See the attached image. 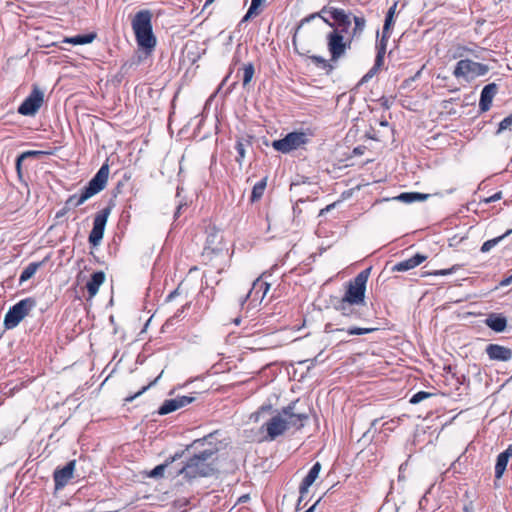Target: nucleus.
<instances>
[{"label":"nucleus","instance_id":"41","mask_svg":"<svg viewBox=\"0 0 512 512\" xmlns=\"http://www.w3.org/2000/svg\"><path fill=\"white\" fill-rule=\"evenodd\" d=\"M311 60L317 64V65H321L323 68H327L329 67L330 69H332V67L329 65L328 61L326 59H324L323 57L321 56H316V55H313L310 57Z\"/></svg>","mask_w":512,"mask_h":512},{"label":"nucleus","instance_id":"28","mask_svg":"<svg viewBox=\"0 0 512 512\" xmlns=\"http://www.w3.org/2000/svg\"><path fill=\"white\" fill-rule=\"evenodd\" d=\"M40 265H41V263H37V262H32V263L28 264L24 268V270L22 271V273L20 275V278H19L20 283H23V282L29 280L30 278H32L35 275V273L37 272Z\"/></svg>","mask_w":512,"mask_h":512},{"label":"nucleus","instance_id":"16","mask_svg":"<svg viewBox=\"0 0 512 512\" xmlns=\"http://www.w3.org/2000/svg\"><path fill=\"white\" fill-rule=\"evenodd\" d=\"M194 401L193 397L179 396L174 399L165 400L162 404V415L174 412L180 408L187 406Z\"/></svg>","mask_w":512,"mask_h":512},{"label":"nucleus","instance_id":"27","mask_svg":"<svg viewBox=\"0 0 512 512\" xmlns=\"http://www.w3.org/2000/svg\"><path fill=\"white\" fill-rule=\"evenodd\" d=\"M354 28L352 29V32L350 33L351 38H359L366 26V20L362 16H354Z\"/></svg>","mask_w":512,"mask_h":512},{"label":"nucleus","instance_id":"20","mask_svg":"<svg viewBox=\"0 0 512 512\" xmlns=\"http://www.w3.org/2000/svg\"><path fill=\"white\" fill-rule=\"evenodd\" d=\"M357 306H359V304L350 303L348 301L340 299L336 304L335 308L337 311L341 313L342 316L357 319L360 317V313L358 312Z\"/></svg>","mask_w":512,"mask_h":512},{"label":"nucleus","instance_id":"13","mask_svg":"<svg viewBox=\"0 0 512 512\" xmlns=\"http://www.w3.org/2000/svg\"><path fill=\"white\" fill-rule=\"evenodd\" d=\"M269 288L270 284L262 281L261 279H256L253 282L252 288L246 295V298L242 301V306L244 305L246 299L249 298L251 299V304H253L254 307H257L266 296L267 292L269 291Z\"/></svg>","mask_w":512,"mask_h":512},{"label":"nucleus","instance_id":"8","mask_svg":"<svg viewBox=\"0 0 512 512\" xmlns=\"http://www.w3.org/2000/svg\"><path fill=\"white\" fill-rule=\"evenodd\" d=\"M43 101L44 93L37 86H34L32 92L18 107V113L23 116H34L39 111Z\"/></svg>","mask_w":512,"mask_h":512},{"label":"nucleus","instance_id":"19","mask_svg":"<svg viewBox=\"0 0 512 512\" xmlns=\"http://www.w3.org/2000/svg\"><path fill=\"white\" fill-rule=\"evenodd\" d=\"M426 256L423 254H416L413 257L403 260L394 265L393 271L404 272L411 270L426 260Z\"/></svg>","mask_w":512,"mask_h":512},{"label":"nucleus","instance_id":"14","mask_svg":"<svg viewBox=\"0 0 512 512\" xmlns=\"http://www.w3.org/2000/svg\"><path fill=\"white\" fill-rule=\"evenodd\" d=\"M321 12L330 13L332 19L337 23L338 27L341 29V32L348 33V29L352 23L351 14L346 13L343 9L334 7H325Z\"/></svg>","mask_w":512,"mask_h":512},{"label":"nucleus","instance_id":"53","mask_svg":"<svg viewBox=\"0 0 512 512\" xmlns=\"http://www.w3.org/2000/svg\"><path fill=\"white\" fill-rule=\"evenodd\" d=\"M317 503H318V501L314 505H312L308 510H306L305 512H314V509H315V506Z\"/></svg>","mask_w":512,"mask_h":512},{"label":"nucleus","instance_id":"50","mask_svg":"<svg viewBox=\"0 0 512 512\" xmlns=\"http://www.w3.org/2000/svg\"><path fill=\"white\" fill-rule=\"evenodd\" d=\"M511 283H512V279H511V278H510V276H509V277H507V278L503 279V280L500 282V285L504 287V286H508V285H510Z\"/></svg>","mask_w":512,"mask_h":512},{"label":"nucleus","instance_id":"33","mask_svg":"<svg viewBox=\"0 0 512 512\" xmlns=\"http://www.w3.org/2000/svg\"><path fill=\"white\" fill-rule=\"evenodd\" d=\"M265 188H266V179H263L260 182H258L257 184H255L252 189L251 200L253 202L259 200L262 197Z\"/></svg>","mask_w":512,"mask_h":512},{"label":"nucleus","instance_id":"44","mask_svg":"<svg viewBox=\"0 0 512 512\" xmlns=\"http://www.w3.org/2000/svg\"><path fill=\"white\" fill-rule=\"evenodd\" d=\"M412 197H413V202H416V201H423V200L427 199L428 195L422 194V193H417V192H412Z\"/></svg>","mask_w":512,"mask_h":512},{"label":"nucleus","instance_id":"32","mask_svg":"<svg viewBox=\"0 0 512 512\" xmlns=\"http://www.w3.org/2000/svg\"><path fill=\"white\" fill-rule=\"evenodd\" d=\"M243 71V86L247 87L253 79L255 69L252 63L245 64L242 68Z\"/></svg>","mask_w":512,"mask_h":512},{"label":"nucleus","instance_id":"3","mask_svg":"<svg viewBox=\"0 0 512 512\" xmlns=\"http://www.w3.org/2000/svg\"><path fill=\"white\" fill-rule=\"evenodd\" d=\"M151 19L152 14L149 10H141L135 14L131 23L137 45L146 54H150L157 44V39L152 30Z\"/></svg>","mask_w":512,"mask_h":512},{"label":"nucleus","instance_id":"37","mask_svg":"<svg viewBox=\"0 0 512 512\" xmlns=\"http://www.w3.org/2000/svg\"><path fill=\"white\" fill-rule=\"evenodd\" d=\"M431 395H432L431 393H428V392H425V391H419V392H417L416 394H414L412 396V398L410 399V403L418 404L421 401H423L424 399L429 398Z\"/></svg>","mask_w":512,"mask_h":512},{"label":"nucleus","instance_id":"45","mask_svg":"<svg viewBox=\"0 0 512 512\" xmlns=\"http://www.w3.org/2000/svg\"><path fill=\"white\" fill-rule=\"evenodd\" d=\"M170 464L169 463H165V464H162L161 466V469H162V478L167 475H171L172 472H171V468L169 466Z\"/></svg>","mask_w":512,"mask_h":512},{"label":"nucleus","instance_id":"4","mask_svg":"<svg viewBox=\"0 0 512 512\" xmlns=\"http://www.w3.org/2000/svg\"><path fill=\"white\" fill-rule=\"evenodd\" d=\"M369 273L370 269L363 270L352 281H350L347 284L346 292L341 300L364 305L366 283Z\"/></svg>","mask_w":512,"mask_h":512},{"label":"nucleus","instance_id":"52","mask_svg":"<svg viewBox=\"0 0 512 512\" xmlns=\"http://www.w3.org/2000/svg\"><path fill=\"white\" fill-rule=\"evenodd\" d=\"M463 510H464V512H473V507L471 504L466 505Z\"/></svg>","mask_w":512,"mask_h":512},{"label":"nucleus","instance_id":"51","mask_svg":"<svg viewBox=\"0 0 512 512\" xmlns=\"http://www.w3.org/2000/svg\"><path fill=\"white\" fill-rule=\"evenodd\" d=\"M179 294V289H176L175 291L171 292L169 296L166 299V302H170L176 295Z\"/></svg>","mask_w":512,"mask_h":512},{"label":"nucleus","instance_id":"36","mask_svg":"<svg viewBox=\"0 0 512 512\" xmlns=\"http://www.w3.org/2000/svg\"><path fill=\"white\" fill-rule=\"evenodd\" d=\"M394 24V21H393V17H388L386 16L385 18V23H384V27H383V32H382V39H381V42H385L387 38H389L390 36V28L393 26Z\"/></svg>","mask_w":512,"mask_h":512},{"label":"nucleus","instance_id":"18","mask_svg":"<svg viewBox=\"0 0 512 512\" xmlns=\"http://www.w3.org/2000/svg\"><path fill=\"white\" fill-rule=\"evenodd\" d=\"M496 93L497 85L495 83H490L483 88L479 101V107L483 112L490 109L492 100Z\"/></svg>","mask_w":512,"mask_h":512},{"label":"nucleus","instance_id":"22","mask_svg":"<svg viewBox=\"0 0 512 512\" xmlns=\"http://www.w3.org/2000/svg\"><path fill=\"white\" fill-rule=\"evenodd\" d=\"M104 280L105 275L102 271H98L92 274L91 279L86 284V288L90 296H94L97 294Z\"/></svg>","mask_w":512,"mask_h":512},{"label":"nucleus","instance_id":"46","mask_svg":"<svg viewBox=\"0 0 512 512\" xmlns=\"http://www.w3.org/2000/svg\"><path fill=\"white\" fill-rule=\"evenodd\" d=\"M397 2H395L388 10L387 12V15L388 17H393L394 18V15L396 13V9H397Z\"/></svg>","mask_w":512,"mask_h":512},{"label":"nucleus","instance_id":"2","mask_svg":"<svg viewBox=\"0 0 512 512\" xmlns=\"http://www.w3.org/2000/svg\"><path fill=\"white\" fill-rule=\"evenodd\" d=\"M296 403L297 402H293L283 408L281 412L272 417L265 424L270 440H274L282 435L290 427H301L303 425V421L307 419V415L295 411Z\"/></svg>","mask_w":512,"mask_h":512},{"label":"nucleus","instance_id":"12","mask_svg":"<svg viewBox=\"0 0 512 512\" xmlns=\"http://www.w3.org/2000/svg\"><path fill=\"white\" fill-rule=\"evenodd\" d=\"M76 461H69L63 468L56 469L54 471V483L55 489L60 490L64 488L69 481L73 478V474L75 471Z\"/></svg>","mask_w":512,"mask_h":512},{"label":"nucleus","instance_id":"30","mask_svg":"<svg viewBox=\"0 0 512 512\" xmlns=\"http://www.w3.org/2000/svg\"><path fill=\"white\" fill-rule=\"evenodd\" d=\"M263 2H264V0H252L247 13L245 14V16L242 19V22H246V21L250 20L251 18L257 16L260 13L259 8Z\"/></svg>","mask_w":512,"mask_h":512},{"label":"nucleus","instance_id":"24","mask_svg":"<svg viewBox=\"0 0 512 512\" xmlns=\"http://www.w3.org/2000/svg\"><path fill=\"white\" fill-rule=\"evenodd\" d=\"M91 197L92 196L85 189H83L79 195L73 194L69 196V198L65 202V207L67 209H70L72 207H78L85 203Z\"/></svg>","mask_w":512,"mask_h":512},{"label":"nucleus","instance_id":"5","mask_svg":"<svg viewBox=\"0 0 512 512\" xmlns=\"http://www.w3.org/2000/svg\"><path fill=\"white\" fill-rule=\"evenodd\" d=\"M35 306V300L25 298L12 306L4 317V326L6 329H13L28 315Z\"/></svg>","mask_w":512,"mask_h":512},{"label":"nucleus","instance_id":"56","mask_svg":"<svg viewBox=\"0 0 512 512\" xmlns=\"http://www.w3.org/2000/svg\"><path fill=\"white\" fill-rule=\"evenodd\" d=\"M234 323L238 325L240 323V318H235Z\"/></svg>","mask_w":512,"mask_h":512},{"label":"nucleus","instance_id":"7","mask_svg":"<svg viewBox=\"0 0 512 512\" xmlns=\"http://www.w3.org/2000/svg\"><path fill=\"white\" fill-rule=\"evenodd\" d=\"M308 141V137L304 132H291L284 138L272 142V147L279 152L289 153L296 150Z\"/></svg>","mask_w":512,"mask_h":512},{"label":"nucleus","instance_id":"29","mask_svg":"<svg viewBox=\"0 0 512 512\" xmlns=\"http://www.w3.org/2000/svg\"><path fill=\"white\" fill-rule=\"evenodd\" d=\"M385 50H386L385 42L382 43L380 41V46L378 48V53H377V57H376V61H375V66H374V68H372V70L368 74H366L363 77V81H365L368 77H371L372 73L377 70V67L382 65L384 54H385Z\"/></svg>","mask_w":512,"mask_h":512},{"label":"nucleus","instance_id":"9","mask_svg":"<svg viewBox=\"0 0 512 512\" xmlns=\"http://www.w3.org/2000/svg\"><path fill=\"white\" fill-rule=\"evenodd\" d=\"M109 214L110 208H104L95 215L93 228L88 238L91 245L98 246L101 243Z\"/></svg>","mask_w":512,"mask_h":512},{"label":"nucleus","instance_id":"39","mask_svg":"<svg viewBox=\"0 0 512 512\" xmlns=\"http://www.w3.org/2000/svg\"><path fill=\"white\" fill-rule=\"evenodd\" d=\"M459 268H460V265H454V266H452L451 268H448V269L436 270V271L432 272L431 275H434V276H446V275H450V274L456 272Z\"/></svg>","mask_w":512,"mask_h":512},{"label":"nucleus","instance_id":"21","mask_svg":"<svg viewBox=\"0 0 512 512\" xmlns=\"http://www.w3.org/2000/svg\"><path fill=\"white\" fill-rule=\"evenodd\" d=\"M512 457V445H510L505 451L500 453L497 456V461L495 465V476L497 479H500L504 471L507 467L509 459Z\"/></svg>","mask_w":512,"mask_h":512},{"label":"nucleus","instance_id":"34","mask_svg":"<svg viewBox=\"0 0 512 512\" xmlns=\"http://www.w3.org/2000/svg\"><path fill=\"white\" fill-rule=\"evenodd\" d=\"M39 153H40L39 151H26V152H23L22 154H20L17 157V159H16V170H17L19 175H21V163H22V161L25 160L28 157L36 156Z\"/></svg>","mask_w":512,"mask_h":512},{"label":"nucleus","instance_id":"49","mask_svg":"<svg viewBox=\"0 0 512 512\" xmlns=\"http://www.w3.org/2000/svg\"><path fill=\"white\" fill-rule=\"evenodd\" d=\"M334 206H335V203L326 206L325 208L320 210L319 215H323L324 213L329 212Z\"/></svg>","mask_w":512,"mask_h":512},{"label":"nucleus","instance_id":"31","mask_svg":"<svg viewBox=\"0 0 512 512\" xmlns=\"http://www.w3.org/2000/svg\"><path fill=\"white\" fill-rule=\"evenodd\" d=\"M510 233H512V229H509L506 233H504L503 235H501L499 237L485 241L483 243V245L481 246V252H483V253L489 252L492 248H494L502 239H504Z\"/></svg>","mask_w":512,"mask_h":512},{"label":"nucleus","instance_id":"17","mask_svg":"<svg viewBox=\"0 0 512 512\" xmlns=\"http://www.w3.org/2000/svg\"><path fill=\"white\" fill-rule=\"evenodd\" d=\"M320 471H321V464L319 462H316L310 469L307 476L303 479V481L299 487V492H300L299 502L302 501L304 494L308 493L309 487L318 478Z\"/></svg>","mask_w":512,"mask_h":512},{"label":"nucleus","instance_id":"43","mask_svg":"<svg viewBox=\"0 0 512 512\" xmlns=\"http://www.w3.org/2000/svg\"><path fill=\"white\" fill-rule=\"evenodd\" d=\"M502 198V192H497L484 200L485 203L498 201Z\"/></svg>","mask_w":512,"mask_h":512},{"label":"nucleus","instance_id":"55","mask_svg":"<svg viewBox=\"0 0 512 512\" xmlns=\"http://www.w3.org/2000/svg\"><path fill=\"white\" fill-rule=\"evenodd\" d=\"M180 457V455L176 454L175 456L172 457V463L175 462L176 458Z\"/></svg>","mask_w":512,"mask_h":512},{"label":"nucleus","instance_id":"48","mask_svg":"<svg viewBox=\"0 0 512 512\" xmlns=\"http://www.w3.org/2000/svg\"><path fill=\"white\" fill-rule=\"evenodd\" d=\"M266 410L265 407H262L261 410L251 415V419H254L255 422L259 421L260 414L262 411Z\"/></svg>","mask_w":512,"mask_h":512},{"label":"nucleus","instance_id":"35","mask_svg":"<svg viewBox=\"0 0 512 512\" xmlns=\"http://www.w3.org/2000/svg\"><path fill=\"white\" fill-rule=\"evenodd\" d=\"M235 148H236L237 153H238V156L236 157V161L239 163V165H242L243 160L245 159V156H246V150H245L244 142L242 140H238L236 142Z\"/></svg>","mask_w":512,"mask_h":512},{"label":"nucleus","instance_id":"42","mask_svg":"<svg viewBox=\"0 0 512 512\" xmlns=\"http://www.w3.org/2000/svg\"><path fill=\"white\" fill-rule=\"evenodd\" d=\"M396 199H398L399 201L404 202V203H412L413 202L412 192L402 193Z\"/></svg>","mask_w":512,"mask_h":512},{"label":"nucleus","instance_id":"47","mask_svg":"<svg viewBox=\"0 0 512 512\" xmlns=\"http://www.w3.org/2000/svg\"><path fill=\"white\" fill-rule=\"evenodd\" d=\"M160 475V465H156L150 472L151 477H157Z\"/></svg>","mask_w":512,"mask_h":512},{"label":"nucleus","instance_id":"25","mask_svg":"<svg viewBox=\"0 0 512 512\" xmlns=\"http://www.w3.org/2000/svg\"><path fill=\"white\" fill-rule=\"evenodd\" d=\"M375 330H376L375 328L349 327L348 329H346V332H347L348 335H363V334L371 333V332H373ZM343 331H345V329H332V325L331 324H327L325 326V332L326 333H338V332H343Z\"/></svg>","mask_w":512,"mask_h":512},{"label":"nucleus","instance_id":"6","mask_svg":"<svg viewBox=\"0 0 512 512\" xmlns=\"http://www.w3.org/2000/svg\"><path fill=\"white\" fill-rule=\"evenodd\" d=\"M488 71L489 67L485 64L474 62L470 59H463L457 62L453 75L456 78H463L470 81L485 75Z\"/></svg>","mask_w":512,"mask_h":512},{"label":"nucleus","instance_id":"15","mask_svg":"<svg viewBox=\"0 0 512 512\" xmlns=\"http://www.w3.org/2000/svg\"><path fill=\"white\" fill-rule=\"evenodd\" d=\"M486 353L491 360L509 361L512 358V350L498 344H489Z\"/></svg>","mask_w":512,"mask_h":512},{"label":"nucleus","instance_id":"11","mask_svg":"<svg viewBox=\"0 0 512 512\" xmlns=\"http://www.w3.org/2000/svg\"><path fill=\"white\" fill-rule=\"evenodd\" d=\"M109 175V167L107 164L101 166L98 172L94 175V177L89 181L88 185L84 187V189L91 195L102 191L107 183Z\"/></svg>","mask_w":512,"mask_h":512},{"label":"nucleus","instance_id":"40","mask_svg":"<svg viewBox=\"0 0 512 512\" xmlns=\"http://www.w3.org/2000/svg\"><path fill=\"white\" fill-rule=\"evenodd\" d=\"M511 125H512V114H510L509 116H507L500 122L497 132L500 133L504 130H507L508 128H510Z\"/></svg>","mask_w":512,"mask_h":512},{"label":"nucleus","instance_id":"54","mask_svg":"<svg viewBox=\"0 0 512 512\" xmlns=\"http://www.w3.org/2000/svg\"><path fill=\"white\" fill-rule=\"evenodd\" d=\"M323 20H324V21H325L329 26H331V27H333V26H334V24H333V23H331V22H329L327 19L323 18Z\"/></svg>","mask_w":512,"mask_h":512},{"label":"nucleus","instance_id":"58","mask_svg":"<svg viewBox=\"0 0 512 512\" xmlns=\"http://www.w3.org/2000/svg\"><path fill=\"white\" fill-rule=\"evenodd\" d=\"M381 125L386 126L387 122H381Z\"/></svg>","mask_w":512,"mask_h":512},{"label":"nucleus","instance_id":"26","mask_svg":"<svg viewBox=\"0 0 512 512\" xmlns=\"http://www.w3.org/2000/svg\"><path fill=\"white\" fill-rule=\"evenodd\" d=\"M96 35L94 33L76 35L74 37L65 38L64 42L73 44V45H84L89 44L95 39Z\"/></svg>","mask_w":512,"mask_h":512},{"label":"nucleus","instance_id":"10","mask_svg":"<svg viewBox=\"0 0 512 512\" xmlns=\"http://www.w3.org/2000/svg\"><path fill=\"white\" fill-rule=\"evenodd\" d=\"M327 42L328 50L331 53L333 61L338 60L348 47V44L344 41V37L336 30L328 34Z\"/></svg>","mask_w":512,"mask_h":512},{"label":"nucleus","instance_id":"1","mask_svg":"<svg viewBox=\"0 0 512 512\" xmlns=\"http://www.w3.org/2000/svg\"><path fill=\"white\" fill-rule=\"evenodd\" d=\"M212 438L213 435L210 434L204 438L194 440L187 446L186 451L192 456L184 465L176 469L177 476L184 480H190L214 474L216 471L214 459L218 448L210 441Z\"/></svg>","mask_w":512,"mask_h":512},{"label":"nucleus","instance_id":"23","mask_svg":"<svg viewBox=\"0 0 512 512\" xmlns=\"http://www.w3.org/2000/svg\"><path fill=\"white\" fill-rule=\"evenodd\" d=\"M486 324L492 330L496 332H502L507 326V320L505 317L499 314H491L486 319Z\"/></svg>","mask_w":512,"mask_h":512},{"label":"nucleus","instance_id":"57","mask_svg":"<svg viewBox=\"0 0 512 512\" xmlns=\"http://www.w3.org/2000/svg\"><path fill=\"white\" fill-rule=\"evenodd\" d=\"M213 1H214V0H206L205 5H208V4L212 3Z\"/></svg>","mask_w":512,"mask_h":512},{"label":"nucleus","instance_id":"38","mask_svg":"<svg viewBox=\"0 0 512 512\" xmlns=\"http://www.w3.org/2000/svg\"><path fill=\"white\" fill-rule=\"evenodd\" d=\"M160 379V375H158L152 382H150L148 385L143 386L137 393H135L132 396H129L125 399L127 402L133 401L136 397L141 395L143 392H145L150 386L154 385L158 380Z\"/></svg>","mask_w":512,"mask_h":512}]
</instances>
